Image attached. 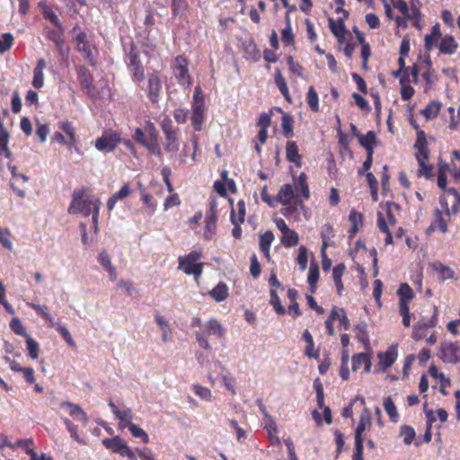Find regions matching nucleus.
Listing matches in <instances>:
<instances>
[{
	"label": "nucleus",
	"instance_id": "f257e3e1",
	"mask_svg": "<svg viewBox=\"0 0 460 460\" xmlns=\"http://www.w3.org/2000/svg\"><path fill=\"white\" fill-rule=\"evenodd\" d=\"M414 149L416 150L415 158L419 164L418 176L430 179L432 177L433 165L429 164V149L428 146L426 134L420 129L417 132V139L414 143Z\"/></svg>",
	"mask_w": 460,
	"mask_h": 460
},
{
	"label": "nucleus",
	"instance_id": "f03ea898",
	"mask_svg": "<svg viewBox=\"0 0 460 460\" xmlns=\"http://www.w3.org/2000/svg\"><path fill=\"white\" fill-rule=\"evenodd\" d=\"M77 30H80V27L78 25L74 26L73 31L75 32ZM74 41L76 50L83 55L84 58L92 66H94L97 63L98 49L93 42V35L79 31L75 36Z\"/></svg>",
	"mask_w": 460,
	"mask_h": 460
},
{
	"label": "nucleus",
	"instance_id": "7ed1b4c3",
	"mask_svg": "<svg viewBox=\"0 0 460 460\" xmlns=\"http://www.w3.org/2000/svg\"><path fill=\"white\" fill-rule=\"evenodd\" d=\"M94 204L95 199H90L89 189L83 186L74 190L67 212L71 215L82 214L84 217H89L94 208Z\"/></svg>",
	"mask_w": 460,
	"mask_h": 460
},
{
	"label": "nucleus",
	"instance_id": "20e7f679",
	"mask_svg": "<svg viewBox=\"0 0 460 460\" xmlns=\"http://www.w3.org/2000/svg\"><path fill=\"white\" fill-rule=\"evenodd\" d=\"M372 424L371 411L365 407L360 414L358 424L355 429V450L352 460H364V438L363 434L367 428Z\"/></svg>",
	"mask_w": 460,
	"mask_h": 460
},
{
	"label": "nucleus",
	"instance_id": "39448f33",
	"mask_svg": "<svg viewBox=\"0 0 460 460\" xmlns=\"http://www.w3.org/2000/svg\"><path fill=\"white\" fill-rule=\"evenodd\" d=\"M202 257L199 251H191L187 255L180 256L178 258V269L182 270L186 275H192L196 281L200 278L203 273L204 263L198 262Z\"/></svg>",
	"mask_w": 460,
	"mask_h": 460
},
{
	"label": "nucleus",
	"instance_id": "423d86ee",
	"mask_svg": "<svg viewBox=\"0 0 460 460\" xmlns=\"http://www.w3.org/2000/svg\"><path fill=\"white\" fill-rule=\"evenodd\" d=\"M205 96L200 86H196L191 102L190 122L195 131H201L205 120Z\"/></svg>",
	"mask_w": 460,
	"mask_h": 460
},
{
	"label": "nucleus",
	"instance_id": "0eeeda50",
	"mask_svg": "<svg viewBox=\"0 0 460 460\" xmlns=\"http://www.w3.org/2000/svg\"><path fill=\"white\" fill-rule=\"evenodd\" d=\"M225 335V329L221 323L216 320L211 319L203 324V328L200 332H196L195 337L200 347L207 350H210L212 348L208 341L210 336H216L222 338Z\"/></svg>",
	"mask_w": 460,
	"mask_h": 460
},
{
	"label": "nucleus",
	"instance_id": "6e6552de",
	"mask_svg": "<svg viewBox=\"0 0 460 460\" xmlns=\"http://www.w3.org/2000/svg\"><path fill=\"white\" fill-rule=\"evenodd\" d=\"M145 29L139 33L143 37L141 47L143 48V53L146 56H151L156 49V44L151 40V31L153 26L155 24V13L151 8L146 10V15L143 21Z\"/></svg>",
	"mask_w": 460,
	"mask_h": 460
},
{
	"label": "nucleus",
	"instance_id": "1a4fd4ad",
	"mask_svg": "<svg viewBox=\"0 0 460 460\" xmlns=\"http://www.w3.org/2000/svg\"><path fill=\"white\" fill-rule=\"evenodd\" d=\"M122 138L119 132L113 129H106L94 142L95 148L103 153L113 152L121 144Z\"/></svg>",
	"mask_w": 460,
	"mask_h": 460
},
{
	"label": "nucleus",
	"instance_id": "9d476101",
	"mask_svg": "<svg viewBox=\"0 0 460 460\" xmlns=\"http://www.w3.org/2000/svg\"><path fill=\"white\" fill-rule=\"evenodd\" d=\"M161 128L165 137L164 149L168 153H176L180 148L179 129L176 128L171 119L165 118L161 122Z\"/></svg>",
	"mask_w": 460,
	"mask_h": 460
},
{
	"label": "nucleus",
	"instance_id": "9b49d317",
	"mask_svg": "<svg viewBox=\"0 0 460 460\" xmlns=\"http://www.w3.org/2000/svg\"><path fill=\"white\" fill-rule=\"evenodd\" d=\"M128 56V68L134 82L140 83L145 78V72L141 64L139 54L136 49L133 42H130L128 48L126 49Z\"/></svg>",
	"mask_w": 460,
	"mask_h": 460
},
{
	"label": "nucleus",
	"instance_id": "f8f14e48",
	"mask_svg": "<svg viewBox=\"0 0 460 460\" xmlns=\"http://www.w3.org/2000/svg\"><path fill=\"white\" fill-rule=\"evenodd\" d=\"M162 90L163 85L160 72L154 70L148 75L146 86L147 97L152 104L158 105Z\"/></svg>",
	"mask_w": 460,
	"mask_h": 460
},
{
	"label": "nucleus",
	"instance_id": "ddd939ff",
	"mask_svg": "<svg viewBox=\"0 0 460 460\" xmlns=\"http://www.w3.org/2000/svg\"><path fill=\"white\" fill-rule=\"evenodd\" d=\"M172 73L179 84L189 87L192 84L189 73L188 60L184 56L179 55L175 58Z\"/></svg>",
	"mask_w": 460,
	"mask_h": 460
},
{
	"label": "nucleus",
	"instance_id": "4468645a",
	"mask_svg": "<svg viewBox=\"0 0 460 460\" xmlns=\"http://www.w3.org/2000/svg\"><path fill=\"white\" fill-rule=\"evenodd\" d=\"M102 445L113 453L119 454L121 456H128L129 459H136V455L133 450L128 447L119 436L112 438H104L102 441Z\"/></svg>",
	"mask_w": 460,
	"mask_h": 460
},
{
	"label": "nucleus",
	"instance_id": "2eb2a0df",
	"mask_svg": "<svg viewBox=\"0 0 460 460\" xmlns=\"http://www.w3.org/2000/svg\"><path fill=\"white\" fill-rule=\"evenodd\" d=\"M438 310L434 306V312L430 319L427 321H419L413 325L411 338L416 341H421L427 336V330L434 328L438 322Z\"/></svg>",
	"mask_w": 460,
	"mask_h": 460
},
{
	"label": "nucleus",
	"instance_id": "dca6fc26",
	"mask_svg": "<svg viewBox=\"0 0 460 460\" xmlns=\"http://www.w3.org/2000/svg\"><path fill=\"white\" fill-rule=\"evenodd\" d=\"M460 347L452 341H443L438 347V357L444 363L456 364L459 361Z\"/></svg>",
	"mask_w": 460,
	"mask_h": 460
},
{
	"label": "nucleus",
	"instance_id": "f3484780",
	"mask_svg": "<svg viewBox=\"0 0 460 460\" xmlns=\"http://www.w3.org/2000/svg\"><path fill=\"white\" fill-rule=\"evenodd\" d=\"M275 200L284 206L291 205L294 201V204H299L301 208L304 207L302 199L297 194H295L294 186L289 183L280 187L279 193L275 196Z\"/></svg>",
	"mask_w": 460,
	"mask_h": 460
},
{
	"label": "nucleus",
	"instance_id": "a211bd4d",
	"mask_svg": "<svg viewBox=\"0 0 460 460\" xmlns=\"http://www.w3.org/2000/svg\"><path fill=\"white\" fill-rule=\"evenodd\" d=\"M63 33H64L63 26H62V30L61 29H58V30L48 29L46 37H47V39H49L50 41H52L54 43L60 57L62 58H67L69 49L65 44Z\"/></svg>",
	"mask_w": 460,
	"mask_h": 460
},
{
	"label": "nucleus",
	"instance_id": "6ab92c4d",
	"mask_svg": "<svg viewBox=\"0 0 460 460\" xmlns=\"http://www.w3.org/2000/svg\"><path fill=\"white\" fill-rule=\"evenodd\" d=\"M76 74L79 81V84L83 90L86 91L89 96L93 95V76L90 70L84 66L81 65L76 67Z\"/></svg>",
	"mask_w": 460,
	"mask_h": 460
},
{
	"label": "nucleus",
	"instance_id": "aec40b11",
	"mask_svg": "<svg viewBox=\"0 0 460 460\" xmlns=\"http://www.w3.org/2000/svg\"><path fill=\"white\" fill-rule=\"evenodd\" d=\"M398 357V346L396 344L390 345L385 352H379L377 358L378 365L382 372H385L396 361Z\"/></svg>",
	"mask_w": 460,
	"mask_h": 460
},
{
	"label": "nucleus",
	"instance_id": "412c9836",
	"mask_svg": "<svg viewBox=\"0 0 460 460\" xmlns=\"http://www.w3.org/2000/svg\"><path fill=\"white\" fill-rule=\"evenodd\" d=\"M445 215L447 218H445L444 214L438 208H436L434 214V220L427 229V233L429 234L437 229L440 230L442 233H447L448 231L447 227V220L450 217L449 209L446 205V212Z\"/></svg>",
	"mask_w": 460,
	"mask_h": 460
},
{
	"label": "nucleus",
	"instance_id": "4be33fe9",
	"mask_svg": "<svg viewBox=\"0 0 460 460\" xmlns=\"http://www.w3.org/2000/svg\"><path fill=\"white\" fill-rule=\"evenodd\" d=\"M430 270L438 275L440 281L451 280L456 279V273L449 266L443 264L439 261L429 263Z\"/></svg>",
	"mask_w": 460,
	"mask_h": 460
},
{
	"label": "nucleus",
	"instance_id": "5701e85b",
	"mask_svg": "<svg viewBox=\"0 0 460 460\" xmlns=\"http://www.w3.org/2000/svg\"><path fill=\"white\" fill-rule=\"evenodd\" d=\"M217 209L215 205H211L205 217L204 237L207 240L212 238L217 228Z\"/></svg>",
	"mask_w": 460,
	"mask_h": 460
},
{
	"label": "nucleus",
	"instance_id": "b1692460",
	"mask_svg": "<svg viewBox=\"0 0 460 460\" xmlns=\"http://www.w3.org/2000/svg\"><path fill=\"white\" fill-rule=\"evenodd\" d=\"M60 408H66L67 413L76 420L82 421L86 426L89 420L87 413L78 405L71 402H62Z\"/></svg>",
	"mask_w": 460,
	"mask_h": 460
},
{
	"label": "nucleus",
	"instance_id": "393cba45",
	"mask_svg": "<svg viewBox=\"0 0 460 460\" xmlns=\"http://www.w3.org/2000/svg\"><path fill=\"white\" fill-rule=\"evenodd\" d=\"M396 294L399 297V307H410L409 303L414 298V292L408 283L400 284Z\"/></svg>",
	"mask_w": 460,
	"mask_h": 460
},
{
	"label": "nucleus",
	"instance_id": "a878e982",
	"mask_svg": "<svg viewBox=\"0 0 460 460\" xmlns=\"http://www.w3.org/2000/svg\"><path fill=\"white\" fill-rule=\"evenodd\" d=\"M361 366H364L365 373H369L371 371L372 362L371 357L368 353L360 352L353 355L352 357V370L358 371Z\"/></svg>",
	"mask_w": 460,
	"mask_h": 460
},
{
	"label": "nucleus",
	"instance_id": "bb28decb",
	"mask_svg": "<svg viewBox=\"0 0 460 460\" xmlns=\"http://www.w3.org/2000/svg\"><path fill=\"white\" fill-rule=\"evenodd\" d=\"M439 52L444 55H453L458 49V43L453 35H445L438 44Z\"/></svg>",
	"mask_w": 460,
	"mask_h": 460
},
{
	"label": "nucleus",
	"instance_id": "cd10ccee",
	"mask_svg": "<svg viewBox=\"0 0 460 460\" xmlns=\"http://www.w3.org/2000/svg\"><path fill=\"white\" fill-rule=\"evenodd\" d=\"M349 221L350 223V228L349 230V238L352 239L356 234L359 231V228L363 226V215L354 208L349 211Z\"/></svg>",
	"mask_w": 460,
	"mask_h": 460
},
{
	"label": "nucleus",
	"instance_id": "c85d7f7f",
	"mask_svg": "<svg viewBox=\"0 0 460 460\" xmlns=\"http://www.w3.org/2000/svg\"><path fill=\"white\" fill-rule=\"evenodd\" d=\"M287 159L298 168L302 166V156L295 141H288L286 145Z\"/></svg>",
	"mask_w": 460,
	"mask_h": 460
},
{
	"label": "nucleus",
	"instance_id": "c756f323",
	"mask_svg": "<svg viewBox=\"0 0 460 460\" xmlns=\"http://www.w3.org/2000/svg\"><path fill=\"white\" fill-rule=\"evenodd\" d=\"M46 67V62L43 58L37 61L36 66L33 70V79L31 84L36 89H40L44 85V74L43 70Z\"/></svg>",
	"mask_w": 460,
	"mask_h": 460
},
{
	"label": "nucleus",
	"instance_id": "7c9ffc66",
	"mask_svg": "<svg viewBox=\"0 0 460 460\" xmlns=\"http://www.w3.org/2000/svg\"><path fill=\"white\" fill-rule=\"evenodd\" d=\"M274 82L279 88V92L288 102H292V99L289 93V90L286 80L279 68H276L274 72Z\"/></svg>",
	"mask_w": 460,
	"mask_h": 460
},
{
	"label": "nucleus",
	"instance_id": "2f4dec72",
	"mask_svg": "<svg viewBox=\"0 0 460 460\" xmlns=\"http://www.w3.org/2000/svg\"><path fill=\"white\" fill-rule=\"evenodd\" d=\"M131 193V189L128 183H125L119 191L115 192L113 195L110 197L107 201V208L109 211H111L118 200L124 199L128 197Z\"/></svg>",
	"mask_w": 460,
	"mask_h": 460
},
{
	"label": "nucleus",
	"instance_id": "473e14b6",
	"mask_svg": "<svg viewBox=\"0 0 460 460\" xmlns=\"http://www.w3.org/2000/svg\"><path fill=\"white\" fill-rule=\"evenodd\" d=\"M346 270V265L343 262H341L335 265L332 269V279L336 287V290L339 296L341 295L344 287L342 283V276L344 275Z\"/></svg>",
	"mask_w": 460,
	"mask_h": 460
},
{
	"label": "nucleus",
	"instance_id": "72a5a7b5",
	"mask_svg": "<svg viewBox=\"0 0 460 460\" xmlns=\"http://www.w3.org/2000/svg\"><path fill=\"white\" fill-rule=\"evenodd\" d=\"M306 179V174L305 172H301L295 180L294 190L296 189L297 192H300L301 197L308 199L310 198V190Z\"/></svg>",
	"mask_w": 460,
	"mask_h": 460
},
{
	"label": "nucleus",
	"instance_id": "f704fd0d",
	"mask_svg": "<svg viewBox=\"0 0 460 460\" xmlns=\"http://www.w3.org/2000/svg\"><path fill=\"white\" fill-rule=\"evenodd\" d=\"M329 27L332 34L338 38L339 41L344 39L346 27L343 18L338 19L337 22H335L333 18H329Z\"/></svg>",
	"mask_w": 460,
	"mask_h": 460
},
{
	"label": "nucleus",
	"instance_id": "c9c22d12",
	"mask_svg": "<svg viewBox=\"0 0 460 460\" xmlns=\"http://www.w3.org/2000/svg\"><path fill=\"white\" fill-rule=\"evenodd\" d=\"M410 83V74L402 75L400 77V84H401V97L403 101L410 100L415 93V90L412 86L409 84Z\"/></svg>",
	"mask_w": 460,
	"mask_h": 460
},
{
	"label": "nucleus",
	"instance_id": "e433bc0d",
	"mask_svg": "<svg viewBox=\"0 0 460 460\" xmlns=\"http://www.w3.org/2000/svg\"><path fill=\"white\" fill-rule=\"evenodd\" d=\"M58 128L62 129L68 137V140H66L67 146L72 147L76 143L75 128L73 126V123L68 120L60 121L58 123Z\"/></svg>",
	"mask_w": 460,
	"mask_h": 460
},
{
	"label": "nucleus",
	"instance_id": "4c0bfd02",
	"mask_svg": "<svg viewBox=\"0 0 460 460\" xmlns=\"http://www.w3.org/2000/svg\"><path fill=\"white\" fill-rule=\"evenodd\" d=\"M28 305L41 316V318L47 323L48 326L53 327L55 325L54 317L49 314L47 305H41L35 303H28Z\"/></svg>",
	"mask_w": 460,
	"mask_h": 460
},
{
	"label": "nucleus",
	"instance_id": "58836bf2",
	"mask_svg": "<svg viewBox=\"0 0 460 460\" xmlns=\"http://www.w3.org/2000/svg\"><path fill=\"white\" fill-rule=\"evenodd\" d=\"M210 296L217 302L225 301L228 296V287L224 282H219L212 290L209 291Z\"/></svg>",
	"mask_w": 460,
	"mask_h": 460
},
{
	"label": "nucleus",
	"instance_id": "ea45409f",
	"mask_svg": "<svg viewBox=\"0 0 460 460\" xmlns=\"http://www.w3.org/2000/svg\"><path fill=\"white\" fill-rule=\"evenodd\" d=\"M320 276L319 266L315 262H312L307 275V282L310 288L311 293H314L317 288V282Z\"/></svg>",
	"mask_w": 460,
	"mask_h": 460
},
{
	"label": "nucleus",
	"instance_id": "a19ab883",
	"mask_svg": "<svg viewBox=\"0 0 460 460\" xmlns=\"http://www.w3.org/2000/svg\"><path fill=\"white\" fill-rule=\"evenodd\" d=\"M303 340L305 341L306 346L305 349V354L308 358H319V351L314 350V342L312 334L308 330H305L303 333Z\"/></svg>",
	"mask_w": 460,
	"mask_h": 460
},
{
	"label": "nucleus",
	"instance_id": "79ce46f5",
	"mask_svg": "<svg viewBox=\"0 0 460 460\" xmlns=\"http://www.w3.org/2000/svg\"><path fill=\"white\" fill-rule=\"evenodd\" d=\"M115 416L119 420V425L120 429L128 428L130 424H133V412L128 407H125L122 411L120 410Z\"/></svg>",
	"mask_w": 460,
	"mask_h": 460
},
{
	"label": "nucleus",
	"instance_id": "37998d69",
	"mask_svg": "<svg viewBox=\"0 0 460 460\" xmlns=\"http://www.w3.org/2000/svg\"><path fill=\"white\" fill-rule=\"evenodd\" d=\"M383 406L385 412L388 414L391 421L397 422L399 420V414L397 408L391 396L385 397L383 402Z\"/></svg>",
	"mask_w": 460,
	"mask_h": 460
},
{
	"label": "nucleus",
	"instance_id": "c03bdc74",
	"mask_svg": "<svg viewBox=\"0 0 460 460\" xmlns=\"http://www.w3.org/2000/svg\"><path fill=\"white\" fill-rule=\"evenodd\" d=\"M280 241L286 248L294 247L297 245L299 242V235L296 231L290 229L288 232L282 234Z\"/></svg>",
	"mask_w": 460,
	"mask_h": 460
},
{
	"label": "nucleus",
	"instance_id": "a18cd8bd",
	"mask_svg": "<svg viewBox=\"0 0 460 460\" xmlns=\"http://www.w3.org/2000/svg\"><path fill=\"white\" fill-rule=\"evenodd\" d=\"M306 103L312 111H319V97L314 86H309L306 93Z\"/></svg>",
	"mask_w": 460,
	"mask_h": 460
},
{
	"label": "nucleus",
	"instance_id": "49530a36",
	"mask_svg": "<svg viewBox=\"0 0 460 460\" xmlns=\"http://www.w3.org/2000/svg\"><path fill=\"white\" fill-rule=\"evenodd\" d=\"M237 214H235L234 209L233 208L230 215L231 221L234 219L237 224H243L244 222L246 209H245V202L243 199H240L237 204Z\"/></svg>",
	"mask_w": 460,
	"mask_h": 460
},
{
	"label": "nucleus",
	"instance_id": "de8ad7c7",
	"mask_svg": "<svg viewBox=\"0 0 460 460\" xmlns=\"http://www.w3.org/2000/svg\"><path fill=\"white\" fill-rule=\"evenodd\" d=\"M440 108L438 102L432 101L421 111V113L427 119H432L438 115Z\"/></svg>",
	"mask_w": 460,
	"mask_h": 460
},
{
	"label": "nucleus",
	"instance_id": "09e8293b",
	"mask_svg": "<svg viewBox=\"0 0 460 460\" xmlns=\"http://www.w3.org/2000/svg\"><path fill=\"white\" fill-rule=\"evenodd\" d=\"M63 422L69 432L70 436L80 445H86V441L78 435V427L74 424L68 418H63Z\"/></svg>",
	"mask_w": 460,
	"mask_h": 460
},
{
	"label": "nucleus",
	"instance_id": "8fccbe9b",
	"mask_svg": "<svg viewBox=\"0 0 460 460\" xmlns=\"http://www.w3.org/2000/svg\"><path fill=\"white\" fill-rule=\"evenodd\" d=\"M321 237L323 240L321 252H323V250L329 245V241L334 237V230L331 224L327 223L323 225L321 231Z\"/></svg>",
	"mask_w": 460,
	"mask_h": 460
},
{
	"label": "nucleus",
	"instance_id": "3c124183",
	"mask_svg": "<svg viewBox=\"0 0 460 460\" xmlns=\"http://www.w3.org/2000/svg\"><path fill=\"white\" fill-rule=\"evenodd\" d=\"M281 40L286 46L293 44L295 41V36L293 34L290 20L288 17L287 19L286 27L281 31Z\"/></svg>",
	"mask_w": 460,
	"mask_h": 460
},
{
	"label": "nucleus",
	"instance_id": "603ef678",
	"mask_svg": "<svg viewBox=\"0 0 460 460\" xmlns=\"http://www.w3.org/2000/svg\"><path fill=\"white\" fill-rule=\"evenodd\" d=\"M42 15L45 20L49 21L58 29L62 30V23L57 13L49 6H45L42 11Z\"/></svg>",
	"mask_w": 460,
	"mask_h": 460
},
{
	"label": "nucleus",
	"instance_id": "864d4df0",
	"mask_svg": "<svg viewBox=\"0 0 460 460\" xmlns=\"http://www.w3.org/2000/svg\"><path fill=\"white\" fill-rule=\"evenodd\" d=\"M400 435L403 438V443L405 445H411L416 436V433L411 426L402 425L400 428Z\"/></svg>",
	"mask_w": 460,
	"mask_h": 460
},
{
	"label": "nucleus",
	"instance_id": "5fc2aeb1",
	"mask_svg": "<svg viewBox=\"0 0 460 460\" xmlns=\"http://www.w3.org/2000/svg\"><path fill=\"white\" fill-rule=\"evenodd\" d=\"M425 71L422 73V77L427 84L432 85L435 83L436 76L429 58L425 60Z\"/></svg>",
	"mask_w": 460,
	"mask_h": 460
},
{
	"label": "nucleus",
	"instance_id": "6e6d98bb",
	"mask_svg": "<svg viewBox=\"0 0 460 460\" xmlns=\"http://www.w3.org/2000/svg\"><path fill=\"white\" fill-rule=\"evenodd\" d=\"M26 338V348L29 352V356L32 359H36L39 357V351H40V346L39 343L31 338L30 335H28Z\"/></svg>",
	"mask_w": 460,
	"mask_h": 460
},
{
	"label": "nucleus",
	"instance_id": "4d7b16f0",
	"mask_svg": "<svg viewBox=\"0 0 460 460\" xmlns=\"http://www.w3.org/2000/svg\"><path fill=\"white\" fill-rule=\"evenodd\" d=\"M274 234L272 231L268 230L265 233L260 234V250H268L270 249V245L274 241Z\"/></svg>",
	"mask_w": 460,
	"mask_h": 460
},
{
	"label": "nucleus",
	"instance_id": "13d9d810",
	"mask_svg": "<svg viewBox=\"0 0 460 460\" xmlns=\"http://www.w3.org/2000/svg\"><path fill=\"white\" fill-rule=\"evenodd\" d=\"M128 429L134 438H140L143 443L147 444L149 442L148 434L137 424H130Z\"/></svg>",
	"mask_w": 460,
	"mask_h": 460
},
{
	"label": "nucleus",
	"instance_id": "bf43d9fd",
	"mask_svg": "<svg viewBox=\"0 0 460 460\" xmlns=\"http://www.w3.org/2000/svg\"><path fill=\"white\" fill-rule=\"evenodd\" d=\"M270 304L273 306L274 310L277 314L283 315L286 314V309L282 305L279 296L274 289H271L270 292Z\"/></svg>",
	"mask_w": 460,
	"mask_h": 460
},
{
	"label": "nucleus",
	"instance_id": "052dcab7",
	"mask_svg": "<svg viewBox=\"0 0 460 460\" xmlns=\"http://www.w3.org/2000/svg\"><path fill=\"white\" fill-rule=\"evenodd\" d=\"M13 36L10 32L3 33L0 37V53L9 50L13 44Z\"/></svg>",
	"mask_w": 460,
	"mask_h": 460
},
{
	"label": "nucleus",
	"instance_id": "680f3d73",
	"mask_svg": "<svg viewBox=\"0 0 460 460\" xmlns=\"http://www.w3.org/2000/svg\"><path fill=\"white\" fill-rule=\"evenodd\" d=\"M426 415H427L428 421H427V428H426L425 433L423 435L422 442L429 443L431 441V438H432V432H431L432 423L436 420V419L434 417L432 411H427Z\"/></svg>",
	"mask_w": 460,
	"mask_h": 460
},
{
	"label": "nucleus",
	"instance_id": "e2e57ef3",
	"mask_svg": "<svg viewBox=\"0 0 460 460\" xmlns=\"http://www.w3.org/2000/svg\"><path fill=\"white\" fill-rule=\"evenodd\" d=\"M296 262L299 265V269L304 271L307 268L308 255L307 249L305 246L301 245L298 248V254L296 257Z\"/></svg>",
	"mask_w": 460,
	"mask_h": 460
},
{
	"label": "nucleus",
	"instance_id": "0e129e2a",
	"mask_svg": "<svg viewBox=\"0 0 460 460\" xmlns=\"http://www.w3.org/2000/svg\"><path fill=\"white\" fill-rule=\"evenodd\" d=\"M188 3L186 0H172V13L174 17L178 16L182 12L188 9Z\"/></svg>",
	"mask_w": 460,
	"mask_h": 460
},
{
	"label": "nucleus",
	"instance_id": "69168bd1",
	"mask_svg": "<svg viewBox=\"0 0 460 460\" xmlns=\"http://www.w3.org/2000/svg\"><path fill=\"white\" fill-rule=\"evenodd\" d=\"M283 134L288 137L293 135V119L289 115H284L281 119Z\"/></svg>",
	"mask_w": 460,
	"mask_h": 460
},
{
	"label": "nucleus",
	"instance_id": "338daca9",
	"mask_svg": "<svg viewBox=\"0 0 460 460\" xmlns=\"http://www.w3.org/2000/svg\"><path fill=\"white\" fill-rule=\"evenodd\" d=\"M358 140L360 146L365 148L367 146H375L376 137L373 131H368L366 135H358Z\"/></svg>",
	"mask_w": 460,
	"mask_h": 460
},
{
	"label": "nucleus",
	"instance_id": "774afa93",
	"mask_svg": "<svg viewBox=\"0 0 460 460\" xmlns=\"http://www.w3.org/2000/svg\"><path fill=\"white\" fill-rule=\"evenodd\" d=\"M11 330L17 335L27 337L29 334L26 332L22 322L18 318H13L10 322Z\"/></svg>",
	"mask_w": 460,
	"mask_h": 460
}]
</instances>
